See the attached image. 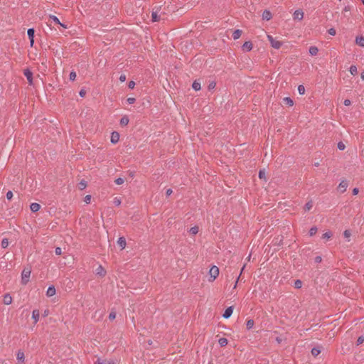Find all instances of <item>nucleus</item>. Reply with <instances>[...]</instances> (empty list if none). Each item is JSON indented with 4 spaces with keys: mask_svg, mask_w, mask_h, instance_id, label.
Here are the masks:
<instances>
[{
    "mask_svg": "<svg viewBox=\"0 0 364 364\" xmlns=\"http://www.w3.org/2000/svg\"><path fill=\"white\" fill-rule=\"evenodd\" d=\"M75 77H76V73L74 71H72L69 75L70 80L72 81H74L75 80Z\"/></svg>",
    "mask_w": 364,
    "mask_h": 364,
    "instance_id": "nucleus-40",
    "label": "nucleus"
},
{
    "mask_svg": "<svg viewBox=\"0 0 364 364\" xmlns=\"http://www.w3.org/2000/svg\"><path fill=\"white\" fill-rule=\"evenodd\" d=\"M352 192H353V195H357V194L358 193V192H359V190H358V188H354L353 189V191H352Z\"/></svg>",
    "mask_w": 364,
    "mask_h": 364,
    "instance_id": "nucleus-58",
    "label": "nucleus"
},
{
    "mask_svg": "<svg viewBox=\"0 0 364 364\" xmlns=\"http://www.w3.org/2000/svg\"><path fill=\"white\" fill-rule=\"evenodd\" d=\"M13 198V193L12 191H9L7 193H6V198L9 200H11Z\"/></svg>",
    "mask_w": 364,
    "mask_h": 364,
    "instance_id": "nucleus-46",
    "label": "nucleus"
},
{
    "mask_svg": "<svg viewBox=\"0 0 364 364\" xmlns=\"http://www.w3.org/2000/svg\"><path fill=\"white\" fill-rule=\"evenodd\" d=\"M116 318V313L114 311H111L109 314V319L114 320Z\"/></svg>",
    "mask_w": 364,
    "mask_h": 364,
    "instance_id": "nucleus-44",
    "label": "nucleus"
},
{
    "mask_svg": "<svg viewBox=\"0 0 364 364\" xmlns=\"http://www.w3.org/2000/svg\"><path fill=\"white\" fill-rule=\"evenodd\" d=\"M192 87L193 90H195L196 91H198L200 90L201 87H200V83L199 82H198L197 80H195L193 84H192Z\"/></svg>",
    "mask_w": 364,
    "mask_h": 364,
    "instance_id": "nucleus-22",
    "label": "nucleus"
},
{
    "mask_svg": "<svg viewBox=\"0 0 364 364\" xmlns=\"http://www.w3.org/2000/svg\"><path fill=\"white\" fill-rule=\"evenodd\" d=\"M119 80L121 82H124L126 80L125 75H121L120 77H119Z\"/></svg>",
    "mask_w": 364,
    "mask_h": 364,
    "instance_id": "nucleus-57",
    "label": "nucleus"
},
{
    "mask_svg": "<svg viewBox=\"0 0 364 364\" xmlns=\"http://www.w3.org/2000/svg\"><path fill=\"white\" fill-rule=\"evenodd\" d=\"M59 25H60V26H62L63 28H68V26H67V25H65V24H64V23H62L61 22L59 23Z\"/></svg>",
    "mask_w": 364,
    "mask_h": 364,
    "instance_id": "nucleus-62",
    "label": "nucleus"
},
{
    "mask_svg": "<svg viewBox=\"0 0 364 364\" xmlns=\"http://www.w3.org/2000/svg\"><path fill=\"white\" fill-rule=\"evenodd\" d=\"M312 206H313L312 202L309 201V202L306 203V205H305V210H309L312 208Z\"/></svg>",
    "mask_w": 364,
    "mask_h": 364,
    "instance_id": "nucleus-41",
    "label": "nucleus"
},
{
    "mask_svg": "<svg viewBox=\"0 0 364 364\" xmlns=\"http://www.w3.org/2000/svg\"><path fill=\"white\" fill-rule=\"evenodd\" d=\"M343 235L345 237L348 238L351 235V232L349 230H346L343 232Z\"/></svg>",
    "mask_w": 364,
    "mask_h": 364,
    "instance_id": "nucleus-45",
    "label": "nucleus"
},
{
    "mask_svg": "<svg viewBox=\"0 0 364 364\" xmlns=\"http://www.w3.org/2000/svg\"><path fill=\"white\" fill-rule=\"evenodd\" d=\"M272 18V14L268 10H264L262 14V19L269 21Z\"/></svg>",
    "mask_w": 364,
    "mask_h": 364,
    "instance_id": "nucleus-12",
    "label": "nucleus"
},
{
    "mask_svg": "<svg viewBox=\"0 0 364 364\" xmlns=\"http://www.w3.org/2000/svg\"><path fill=\"white\" fill-rule=\"evenodd\" d=\"M304 17V12L299 9V10H296L294 13V19H298V20H301Z\"/></svg>",
    "mask_w": 364,
    "mask_h": 364,
    "instance_id": "nucleus-9",
    "label": "nucleus"
},
{
    "mask_svg": "<svg viewBox=\"0 0 364 364\" xmlns=\"http://www.w3.org/2000/svg\"><path fill=\"white\" fill-rule=\"evenodd\" d=\"M151 18L153 22H156L159 21V16L157 14V11H152Z\"/></svg>",
    "mask_w": 364,
    "mask_h": 364,
    "instance_id": "nucleus-27",
    "label": "nucleus"
},
{
    "mask_svg": "<svg viewBox=\"0 0 364 364\" xmlns=\"http://www.w3.org/2000/svg\"><path fill=\"white\" fill-rule=\"evenodd\" d=\"M321 353V350L318 347H314L311 349V354L316 357Z\"/></svg>",
    "mask_w": 364,
    "mask_h": 364,
    "instance_id": "nucleus-26",
    "label": "nucleus"
},
{
    "mask_svg": "<svg viewBox=\"0 0 364 364\" xmlns=\"http://www.w3.org/2000/svg\"><path fill=\"white\" fill-rule=\"evenodd\" d=\"M87 186V182L85 181V180H82L79 183H78V188L80 190H84Z\"/></svg>",
    "mask_w": 364,
    "mask_h": 364,
    "instance_id": "nucleus-28",
    "label": "nucleus"
},
{
    "mask_svg": "<svg viewBox=\"0 0 364 364\" xmlns=\"http://www.w3.org/2000/svg\"><path fill=\"white\" fill-rule=\"evenodd\" d=\"M3 302L6 305L11 304L12 302V297L9 294H6L4 296Z\"/></svg>",
    "mask_w": 364,
    "mask_h": 364,
    "instance_id": "nucleus-15",
    "label": "nucleus"
},
{
    "mask_svg": "<svg viewBox=\"0 0 364 364\" xmlns=\"http://www.w3.org/2000/svg\"><path fill=\"white\" fill-rule=\"evenodd\" d=\"M209 274H210V278H212L211 281L215 280L219 275L218 267L216 266H213L209 271Z\"/></svg>",
    "mask_w": 364,
    "mask_h": 364,
    "instance_id": "nucleus-3",
    "label": "nucleus"
},
{
    "mask_svg": "<svg viewBox=\"0 0 364 364\" xmlns=\"http://www.w3.org/2000/svg\"><path fill=\"white\" fill-rule=\"evenodd\" d=\"M50 19L52 20L55 23L58 24L60 23V20L55 16H50Z\"/></svg>",
    "mask_w": 364,
    "mask_h": 364,
    "instance_id": "nucleus-38",
    "label": "nucleus"
},
{
    "mask_svg": "<svg viewBox=\"0 0 364 364\" xmlns=\"http://www.w3.org/2000/svg\"><path fill=\"white\" fill-rule=\"evenodd\" d=\"M135 86V82L134 81H129V83H128V87L129 89H134Z\"/></svg>",
    "mask_w": 364,
    "mask_h": 364,
    "instance_id": "nucleus-52",
    "label": "nucleus"
},
{
    "mask_svg": "<svg viewBox=\"0 0 364 364\" xmlns=\"http://www.w3.org/2000/svg\"><path fill=\"white\" fill-rule=\"evenodd\" d=\"M345 148H346V146L342 141H340L338 143V149L339 150H344Z\"/></svg>",
    "mask_w": 364,
    "mask_h": 364,
    "instance_id": "nucleus-43",
    "label": "nucleus"
},
{
    "mask_svg": "<svg viewBox=\"0 0 364 364\" xmlns=\"http://www.w3.org/2000/svg\"><path fill=\"white\" fill-rule=\"evenodd\" d=\"M55 253L57 255H60L62 254V250L60 247H58L55 250Z\"/></svg>",
    "mask_w": 364,
    "mask_h": 364,
    "instance_id": "nucleus-50",
    "label": "nucleus"
},
{
    "mask_svg": "<svg viewBox=\"0 0 364 364\" xmlns=\"http://www.w3.org/2000/svg\"><path fill=\"white\" fill-rule=\"evenodd\" d=\"M283 102H284L286 105H289V107H291V106H293V105H294V102H293V100H292L290 97H284V98L283 99Z\"/></svg>",
    "mask_w": 364,
    "mask_h": 364,
    "instance_id": "nucleus-21",
    "label": "nucleus"
},
{
    "mask_svg": "<svg viewBox=\"0 0 364 364\" xmlns=\"http://www.w3.org/2000/svg\"><path fill=\"white\" fill-rule=\"evenodd\" d=\"M215 83H214V82H211V83L209 85V86H208V89H209V90L213 89V88H214V87H215Z\"/></svg>",
    "mask_w": 364,
    "mask_h": 364,
    "instance_id": "nucleus-61",
    "label": "nucleus"
},
{
    "mask_svg": "<svg viewBox=\"0 0 364 364\" xmlns=\"http://www.w3.org/2000/svg\"><path fill=\"white\" fill-rule=\"evenodd\" d=\"M254 323H255V322L252 319H249L246 323L247 328V329L252 328L254 326Z\"/></svg>",
    "mask_w": 364,
    "mask_h": 364,
    "instance_id": "nucleus-33",
    "label": "nucleus"
},
{
    "mask_svg": "<svg viewBox=\"0 0 364 364\" xmlns=\"http://www.w3.org/2000/svg\"><path fill=\"white\" fill-rule=\"evenodd\" d=\"M172 193V190L171 188H168L166 190V194L167 196H169Z\"/></svg>",
    "mask_w": 364,
    "mask_h": 364,
    "instance_id": "nucleus-60",
    "label": "nucleus"
},
{
    "mask_svg": "<svg viewBox=\"0 0 364 364\" xmlns=\"http://www.w3.org/2000/svg\"><path fill=\"white\" fill-rule=\"evenodd\" d=\"M80 97H84L86 95V91L85 90H81L79 92Z\"/></svg>",
    "mask_w": 364,
    "mask_h": 364,
    "instance_id": "nucleus-55",
    "label": "nucleus"
},
{
    "mask_svg": "<svg viewBox=\"0 0 364 364\" xmlns=\"http://www.w3.org/2000/svg\"><path fill=\"white\" fill-rule=\"evenodd\" d=\"M343 103L346 106H349L351 105L350 100L348 99L345 100Z\"/></svg>",
    "mask_w": 364,
    "mask_h": 364,
    "instance_id": "nucleus-56",
    "label": "nucleus"
},
{
    "mask_svg": "<svg viewBox=\"0 0 364 364\" xmlns=\"http://www.w3.org/2000/svg\"><path fill=\"white\" fill-rule=\"evenodd\" d=\"M48 310H46L43 313V316H48Z\"/></svg>",
    "mask_w": 364,
    "mask_h": 364,
    "instance_id": "nucleus-64",
    "label": "nucleus"
},
{
    "mask_svg": "<svg viewBox=\"0 0 364 364\" xmlns=\"http://www.w3.org/2000/svg\"><path fill=\"white\" fill-rule=\"evenodd\" d=\"M318 48L316 47V46H311L309 48V53L311 55H317L318 53Z\"/></svg>",
    "mask_w": 364,
    "mask_h": 364,
    "instance_id": "nucleus-23",
    "label": "nucleus"
},
{
    "mask_svg": "<svg viewBox=\"0 0 364 364\" xmlns=\"http://www.w3.org/2000/svg\"><path fill=\"white\" fill-rule=\"evenodd\" d=\"M31 267H24V269L22 271V273H21V283H22V284L26 285L29 282V278H30V276H31Z\"/></svg>",
    "mask_w": 364,
    "mask_h": 364,
    "instance_id": "nucleus-1",
    "label": "nucleus"
},
{
    "mask_svg": "<svg viewBox=\"0 0 364 364\" xmlns=\"http://www.w3.org/2000/svg\"><path fill=\"white\" fill-rule=\"evenodd\" d=\"M40 316V312L38 309H34L32 312V318L34 319V323H36L38 321Z\"/></svg>",
    "mask_w": 364,
    "mask_h": 364,
    "instance_id": "nucleus-16",
    "label": "nucleus"
},
{
    "mask_svg": "<svg viewBox=\"0 0 364 364\" xmlns=\"http://www.w3.org/2000/svg\"><path fill=\"white\" fill-rule=\"evenodd\" d=\"M124 180L122 178H118L115 179V181H114V183L117 185H122L124 183Z\"/></svg>",
    "mask_w": 364,
    "mask_h": 364,
    "instance_id": "nucleus-39",
    "label": "nucleus"
},
{
    "mask_svg": "<svg viewBox=\"0 0 364 364\" xmlns=\"http://www.w3.org/2000/svg\"><path fill=\"white\" fill-rule=\"evenodd\" d=\"M317 228L316 227H312L310 230H309V235L310 236H314V235L316 234L317 232Z\"/></svg>",
    "mask_w": 364,
    "mask_h": 364,
    "instance_id": "nucleus-36",
    "label": "nucleus"
},
{
    "mask_svg": "<svg viewBox=\"0 0 364 364\" xmlns=\"http://www.w3.org/2000/svg\"><path fill=\"white\" fill-rule=\"evenodd\" d=\"M348 186V183L347 182V181L343 180V181H341V183H339L338 188H340L341 190L342 193H344L346 191Z\"/></svg>",
    "mask_w": 364,
    "mask_h": 364,
    "instance_id": "nucleus-10",
    "label": "nucleus"
},
{
    "mask_svg": "<svg viewBox=\"0 0 364 364\" xmlns=\"http://www.w3.org/2000/svg\"><path fill=\"white\" fill-rule=\"evenodd\" d=\"M95 364H115V363L113 360H105L103 362H100V358H98L97 360L95 363Z\"/></svg>",
    "mask_w": 364,
    "mask_h": 364,
    "instance_id": "nucleus-25",
    "label": "nucleus"
},
{
    "mask_svg": "<svg viewBox=\"0 0 364 364\" xmlns=\"http://www.w3.org/2000/svg\"><path fill=\"white\" fill-rule=\"evenodd\" d=\"M127 101L129 105H132L136 102V99L134 97H129Z\"/></svg>",
    "mask_w": 364,
    "mask_h": 364,
    "instance_id": "nucleus-48",
    "label": "nucleus"
},
{
    "mask_svg": "<svg viewBox=\"0 0 364 364\" xmlns=\"http://www.w3.org/2000/svg\"><path fill=\"white\" fill-rule=\"evenodd\" d=\"M129 122V118L127 116H124L121 118L120 124L122 126H125V125L128 124Z\"/></svg>",
    "mask_w": 364,
    "mask_h": 364,
    "instance_id": "nucleus-24",
    "label": "nucleus"
},
{
    "mask_svg": "<svg viewBox=\"0 0 364 364\" xmlns=\"http://www.w3.org/2000/svg\"><path fill=\"white\" fill-rule=\"evenodd\" d=\"M298 92L300 95H304L305 93V87L303 85H299Z\"/></svg>",
    "mask_w": 364,
    "mask_h": 364,
    "instance_id": "nucleus-37",
    "label": "nucleus"
},
{
    "mask_svg": "<svg viewBox=\"0 0 364 364\" xmlns=\"http://www.w3.org/2000/svg\"><path fill=\"white\" fill-rule=\"evenodd\" d=\"M31 210L33 213L37 212L41 208V205L37 203H33L30 205Z\"/></svg>",
    "mask_w": 364,
    "mask_h": 364,
    "instance_id": "nucleus-17",
    "label": "nucleus"
},
{
    "mask_svg": "<svg viewBox=\"0 0 364 364\" xmlns=\"http://www.w3.org/2000/svg\"><path fill=\"white\" fill-rule=\"evenodd\" d=\"M198 230H199V228L198 226H194V227H192L190 230H189V232L191 234V235H196L198 232Z\"/></svg>",
    "mask_w": 364,
    "mask_h": 364,
    "instance_id": "nucleus-29",
    "label": "nucleus"
},
{
    "mask_svg": "<svg viewBox=\"0 0 364 364\" xmlns=\"http://www.w3.org/2000/svg\"><path fill=\"white\" fill-rule=\"evenodd\" d=\"M96 274L102 277H105L106 274V270L101 265H100L96 269Z\"/></svg>",
    "mask_w": 364,
    "mask_h": 364,
    "instance_id": "nucleus-11",
    "label": "nucleus"
},
{
    "mask_svg": "<svg viewBox=\"0 0 364 364\" xmlns=\"http://www.w3.org/2000/svg\"><path fill=\"white\" fill-rule=\"evenodd\" d=\"M218 343L220 346H225L228 344V339L225 338H221L219 339Z\"/></svg>",
    "mask_w": 364,
    "mask_h": 364,
    "instance_id": "nucleus-31",
    "label": "nucleus"
},
{
    "mask_svg": "<svg viewBox=\"0 0 364 364\" xmlns=\"http://www.w3.org/2000/svg\"><path fill=\"white\" fill-rule=\"evenodd\" d=\"M259 178H265V172L264 170H260L259 172Z\"/></svg>",
    "mask_w": 364,
    "mask_h": 364,
    "instance_id": "nucleus-49",
    "label": "nucleus"
},
{
    "mask_svg": "<svg viewBox=\"0 0 364 364\" xmlns=\"http://www.w3.org/2000/svg\"><path fill=\"white\" fill-rule=\"evenodd\" d=\"M241 35H242V31L240 29H237L233 31L232 36L234 40H237L241 36Z\"/></svg>",
    "mask_w": 364,
    "mask_h": 364,
    "instance_id": "nucleus-20",
    "label": "nucleus"
},
{
    "mask_svg": "<svg viewBox=\"0 0 364 364\" xmlns=\"http://www.w3.org/2000/svg\"><path fill=\"white\" fill-rule=\"evenodd\" d=\"M232 312H233V306H229L225 309V312L223 314V316L225 318H228L231 316Z\"/></svg>",
    "mask_w": 364,
    "mask_h": 364,
    "instance_id": "nucleus-6",
    "label": "nucleus"
},
{
    "mask_svg": "<svg viewBox=\"0 0 364 364\" xmlns=\"http://www.w3.org/2000/svg\"><path fill=\"white\" fill-rule=\"evenodd\" d=\"M55 294V288L54 286H50L48 288L46 295L48 297L53 296Z\"/></svg>",
    "mask_w": 364,
    "mask_h": 364,
    "instance_id": "nucleus-13",
    "label": "nucleus"
},
{
    "mask_svg": "<svg viewBox=\"0 0 364 364\" xmlns=\"http://www.w3.org/2000/svg\"><path fill=\"white\" fill-rule=\"evenodd\" d=\"M316 263H320L322 260V258L321 256H316L314 259Z\"/></svg>",
    "mask_w": 364,
    "mask_h": 364,
    "instance_id": "nucleus-54",
    "label": "nucleus"
},
{
    "mask_svg": "<svg viewBox=\"0 0 364 364\" xmlns=\"http://www.w3.org/2000/svg\"><path fill=\"white\" fill-rule=\"evenodd\" d=\"M117 244L122 250L124 249L127 244L125 238L124 237H120L117 240Z\"/></svg>",
    "mask_w": 364,
    "mask_h": 364,
    "instance_id": "nucleus-14",
    "label": "nucleus"
},
{
    "mask_svg": "<svg viewBox=\"0 0 364 364\" xmlns=\"http://www.w3.org/2000/svg\"><path fill=\"white\" fill-rule=\"evenodd\" d=\"M113 203L115 205L119 206L121 204V200L118 198H114Z\"/></svg>",
    "mask_w": 364,
    "mask_h": 364,
    "instance_id": "nucleus-47",
    "label": "nucleus"
},
{
    "mask_svg": "<svg viewBox=\"0 0 364 364\" xmlns=\"http://www.w3.org/2000/svg\"><path fill=\"white\" fill-rule=\"evenodd\" d=\"M333 234L331 231H327L325 233L323 234L322 238L328 240L332 237Z\"/></svg>",
    "mask_w": 364,
    "mask_h": 364,
    "instance_id": "nucleus-30",
    "label": "nucleus"
},
{
    "mask_svg": "<svg viewBox=\"0 0 364 364\" xmlns=\"http://www.w3.org/2000/svg\"><path fill=\"white\" fill-rule=\"evenodd\" d=\"M350 73L353 75H355L358 73L357 67L355 65H351L350 67Z\"/></svg>",
    "mask_w": 364,
    "mask_h": 364,
    "instance_id": "nucleus-32",
    "label": "nucleus"
},
{
    "mask_svg": "<svg viewBox=\"0 0 364 364\" xmlns=\"http://www.w3.org/2000/svg\"><path fill=\"white\" fill-rule=\"evenodd\" d=\"M267 38L269 40V41L271 43V46L274 48H276V49H279L280 48V47L282 46V43L279 41H277L276 40L275 38H274L272 36L270 35H268L267 36Z\"/></svg>",
    "mask_w": 364,
    "mask_h": 364,
    "instance_id": "nucleus-2",
    "label": "nucleus"
},
{
    "mask_svg": "<svg viewBox=\"0 0 364 364\" xmlns=\"http://www.w3.org/2000/svg\"><path fill=\"white\" fill-rule=\"evenodd\" d=\"M242 48L244 51H250L252 49V43L250 41H246L243 43Z\"/></svg>",
    "mask_w": 364,
    "mask_h": 364,
    "instance_id": "nucleus-7",
    "label": "nucleus"
},
{
    "mask_svg": "<svg viewBox=\"0 0 364 364\" xmlns=\"http://www.w3.org/2000/svg\"><path fill=\"white\" fill-rule=\"evenodd\" d=\"M23 74L26 76V77L28 80V84L30 85H33V73L32 72L28 69H25L23 71Z\"/></svg>",
    "mask_w": 364,
    "mask_h": 364,
    "instance_id": "nucleus-4",
    "label": "nucleus"
},
{
    "mask_svg": "<svg viewBox=\"0 0 364 364\" xmlns=\"http://www.w3.org/2000/svg\"><path fill=\"white\" fill-rule=\"evenodd\" d=\"M1 246L2 248H6L9 246V240L6 238H4L1 241Z\"/></svg>",
    "mask_w": 364,
    "mask_h": 364,
    "instance_id": "nucleus-34",
    "label": "nucleus"
},
{
    "mask_svg": "<svg viewBox=\"0 0 364 364\" xmlns=\"http://www.w3.org/2000/svg\"><path fill=\"white\" fill-rule=\"evenodd\" d=\"M328 33L331 36H335L336 33V30L333 28L328 29Z\"/></svg>",
    "mask_w": 364,
    "mask_h": 364,
    "instance_id": "nucleus-51",
    "label": "nucleus"
},
{
    "mask_svg": "<svg viewBox=\"0 0 364 364\" xmlns=\"http://www.w3.org/2000/svg\"><path fill=\"white\" fill-rule=\"evenodd\" d=\"M302 286V282L299 279H297L294 282V287L296 289H300Z\"/></svg>",
    "mask_w": 364,
    "mask_h": 364,
    "instance_id": "nucleus-35",
    "label": "nucleus"
},
{
    "mask_svg": "<svg viewBox=\"0 0 364 364\" xmlns=\"http://www.w3.org/2000/svg\"><path fill=\"white\" fill-rule=\"evenodd\" d=\"M355 43L357 45L364 47V37L363 36H358L355 38Z\"/></svg>",
    "mask_w": 364,
    "mask_h": 364,
    "instance_id": "nucleus-19",
    "label": "nucleus"
},
{
    "mask_svg": "<svg viewBox=\"0 0 364 364\" xmlns=\"http://www.w3.org/2000/svg\"><path fill=\"white\" fill-rule=\"evenodd\" d=\"M350 10V6H346L343 9V12H348Z\"/></svg>",
    "mask_w": 364,
    "mask_h": 364,
    "instance_id": "nucleus-59",
    "label": "nucleus"
},
{
    "mask_svg": "<svg viewBox=\"0 0 364 364\" xmlns=\"http://www.w3.org/2000/svg\"><path fill=\"white\" fill-rule=\"evenodd\" d=\"M90 199H91V196L90 195H87L85 198H84V201L86 203H89L90 202Z\"/></svg>",
    "mask_w": 364,
    "mask_h": 364,
    "instance_id": "nucleus-53",
    "label": "nucleus"
},
{
    "mask_svg": "<svg viewBox=\"0 0 364 364\" xmlns=\"http://www.w3.org/2000/svg\"><path fill=\"white\" fill-rule=\"evenodd\" d=\"M364 342V336H359L357 340V346L362 344Z\"/></svg>",
    "mask_w": 364,
    "mask_h": 364,
    "instance_id": "nucleus-42",
    "label": "nucleus"
},
{
    "mask_svg": "<svg viewBox=\"0 0 364 364\" xmlns=\"http://www.w3.org/2000/svg\"><path fill=\"white\" fill-rule=\"evenodd\" d=\"M17 360L21 363H24L25 360V356L24 353L21 350H18L17 353Z\"/></svg>",
    "mask_w": 364,
    "mask_h": 364,
    "instance_id": "nucleus-18",
    "label": "nucleus"
},
{
    "mask_svg": "<svg viewBox=\"0 0 364 364\" xmlns=\"http://www.w3.org/2000/svg\"><path fill=\"white\" fill-rule=\"evenodd\" d=\"M360 77H361L362 80H364V70L361 73Z\"/></svg>",
    "mask_w": 364,
    "mask_h": 364,
    "instance_id": "nucleus-63",
    "label": "nucleus"
},
{
    "mask_svg": "<svg viewBox=\"0 0 364 364\" xmlns=\"http://www.w3.org/2000/svg\"><path fill=\"white\" fill-rule=\"evenodd\" d=\"M27 34L28 36L29 40H30V46L31 47H33L34 43V34H35V30L34 28H28L27 31Z\"/></svg>",
    "mask_w": 364,
    "mask_h": 364,
    "instance_id": "nucleus-5",
    "label": "nucleus"
},
{
    "mask_svg": "<svg viewBox=\"0 0 364 364\" xmlns=\"http://www.w3.org/2000/svg\"><path fill=\"white\" fill-rule=\"evenodd\" d=\"M119 140V134L117 132H113L111 135V142L116 144Z\"/></svg>",
    "mask_w": 364,
    "mask_h": 364,
    "instance_id": "nucleus-8",
    "label": "nucleus"
}]
</instances>
